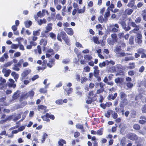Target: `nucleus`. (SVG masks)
<instances>
[{"mask_svg": "<svg viewBox=\"0 0 146 146\" xmlns=\"http://www.w3.org/2000/svg\"><path fill=\"white\" fill-rule=\"evenodd\" d=\"M120 46H117L115 47L114 49V52L117 54H119L120 57L124 56L126 55V54L124 52H121L122 50L120 48Z\"/></svg>", "mask_w": 146, "mask_h": 146, "instance_id": "f257e3e1", "label": "nucleus"}, {"mask_svg": "<svg viewBox=\"0 0 146 146\" xmlns=\"http://www.w3.org/2000/svg\"><path fill=\"white\" fill-rule=\"evenodd\" d=\"M61 36L62 37V38L63 39H64V38H66V37H68L66 33L64 31H62L61 30V32L60 34L58 33L57 35V39L59 41L62 42V40L61 38Z\"/></svg>", "mask_w": 146, "mask_h": 146, "instance_id": "f03ea898", "label": "nucleus"}, {"mask_svg": "<svg viewBox=\"0 0 146 146\" xmlns=\"http://www.w3.org/2000/svg\"><path fill=\"white\" fill-rule=\"evenodd\" d=\"M127 138L132 140H136L137 139L138 137L134 133H129L127 135Z\"/></svg>", "mask_w": 146, "mask_h": 146, "instance_id": "7ed1b4c3", "label": "nucleus"}, {"mask_svg": "<svg viewBox=\"0 0 146 146\" xmlns=\"http://www.w3.org/2000/svg\"><path fill=\"white\" fill-rule=\"evenodd\" d=\"M111 29L110 30V31L111 32L116 33L118 31V29L119 28V26L117 24H115L114 25H111Z\"/></svg>", "mask_w": 146, "mask_h": 146, "instance_id": "20e7f679", "label": "nucleus"}, {"mask_svg": "<svg viewBox=\"0 0 146 146\" xmlns=\"http://www.w3.org/2000/svg\"><path fill=\"white\" fill-rule=\"evenodd\" d=\"M142 36L141 34L138 33L135 39V41L137 43L139 44H140L142 42Z\"/></svg>", "mask_w": 146, "mask_h": 146, "instance_id": "39448f33", "label": "nucleus"}, {"mask_svg": "<svg viewBox=\"0 0 146 146\" xmlns=\"http://www.w3.org/2000/svg\"><path fill=\"white\" fill-rule=\"evenodd\" d=\"M11 72V70H7L5 68H3L2 72L4 74V76L5 77H8Z\"/></svg>", "mask_w": 146, "mask_h": 146, "instance_id": "423d86ee", "label": "nucleus"}, {"mask_svg": "<svg viewBox=\"0 0 146 146\" xmlns=\"http://www.w3.org/2000/svg\"><path fill=\"white\" fill-rule=\"evenodd\" d=\"M140 99L142 102H146V98L143 97L141 94L137 96L135 98V100H139Z\"/></svg>", "mask_w": 146, "mask_h": 146, "instance_id": "0eeeda50", "label": "nucleus"}, {"mask_svg": "<svg viewBox=\"0 0 146 146\" xmlns=\"http://www.w3.org/2000/svg\"><path fill=\"white\" fill-rule=\"evenodd\" d=\"M121 101L119 104V106L120 107H123L126 105L128 103V101L127 99H121Z\"/></svg>", "mask_w": 146, "mask_h": 146, "instance_id": "6e6552de", "label": "nucleus"}, {"mask_svg": "<svg viewBox=\"0 0 146 146\" xmlns=\"http://www.w3.org/2000/svg\"><path fill=\"white\" fill-rule=\"evenodd\" d=\"M64 30L69 35L71 36L73 34V31L71 28H64Z\"/></svg>", "mask_w": 146, "mask_h": 146, "instance_id": "1a4fd4ad", "label": "nucleus"}, {"mask_svg": "<svg viewBox=\"0 0 146 146\" xmlns=\"http://www.w3.org/2000/svg\"><path fill=\"white\" fill-rule=\"evenodd\" d=\"M31 72V70L29 69L28 70H26L24 71L21 74L22 78L21 80H23L24 78L26 76L30 73Z\"/></svg>", "mask_w": 146, "mask_h": 146, "instance_id": "9d476101", "label": "nucleus"}, {"mask_svg": "<svg viewBox=\"0 0 146 146\" xmlns=\"http://www.w3.org/2000/svg\"><path fill=\"white\" fill-rule=\"evenodd\" d=\"M47 107L46 106L42 105H39L38 106V110L39 111H43L44 112H46V110Z\"/></svg>", "mask_w": 146, "mask_h": 146, "instance_id": "9b49d317", "label": "nucleus"}, {"mask_svg": "<svg viewBox=\"0 0 146 146\" xmlns=\"http://www.w3.org/2000/svg\"><path fill=\"white\" fill-rule=\"evenodd\" d=\"M52 24L51 23H49L47 24L46 27V30L44 31V33H46L52 30Z\"/></svg>", "mask_w": 146, "mask_h": 146, "instance_id": "f8f14e48", "label": "nucleus"}, {"mask_svg": "<svg viewBox=\"0 0 146 146\" xmlns=\"http://www.w3.org/2000/svg\"><path fill=\"white\" fill-rule=\"evenodd\" d=\"M19 91L18 90L15 92L12 96V98L13 100L16 99L19 97Z\"/></svg>", "mask_w": 146, "mask_h": 146, "instance_id": "ddd939ff", "label": "nucleus"}, {"mask_svg": "<svg viewBox=\"0 0 146 146\" xmlns=\"http://www.w3.org/2000/svg\"><path fill=\"white\" fill-rule=\"evenodd\" d=\"M54 61V59H50L49 61V62L47 64V66L50 68H51L52 65L55 64Z\"/></svg>", "mask_w": 146, "mask_h": 146, "instance_id": "4468645a", "label": "nucleus"}, {"mask_svg": "<svg viewBox=\"0 0 146 146\" xmlns=\"http://www.w3.org/2000/svg\"><path fill=\"white\" fill-rule=\"evenodd\" d=\"M107 18H103V17L102 16H100L98 18V20L101 23L103 22H106L108 21Z\"/></svg>", "mask_w": 146, "mask_h": 146, "instance_id": "2eb2a0df", "label": "nucleus"}, {"mask_svg": "<svg viewBox=\"0 0 146 146\" xmlns=\"http://www.w3.org/2000/svg\"><path fill=\"white\" fill-rule=\"evenodd\" d=\"M134 29L129 32V33L131 34L133 33H136L138 31L139 29V27L138 25L135 27H134Z\"/></svg>", "mask_w": 146, "mask_h": 146, "instance_id": "dca6fc26", "label": "nucleus"}, {"mask_svg": "<svg viewBox=\"0 0 146 146\" xmlns=\"http://www.w3.org/2000/svg\"><path fill=\"white\" fill-rule=\"evenodd\" d=\"M24 24L26 28H29L32 25V22L31 21H26L24 22Z\"/></svg>", "mask_w": 146, "mask_h": 146, "instance_id": "f3484780", "label": "nucleus"}, {"mask_svg": "<svg viewBox=\"0 0 146 146\" xmlns=\"http://www.w3.org/2000/svg\"><path fill=\"white\" fill-rule=\"evenodd\" d=\"M117 93H115L113 95L112 94H110L108 97V99L109 100H113L117 97Z\"/></svg>", "mask_w": 146, "mask_h": 146, "instance_id": "a211bd4d", "label": "nucleus"}, {"mask_svg": "<svg viewBox=\"0 0 146 146\" xmlns=\"http://www.w3.org/2000/svg\"><path fill=\"white\" fill-rule=\"evenodd\" d=\"M11 75L13 77H14V78L15 79V81H17V80L19 77V74H17L15 72H12Z\"/></svg>", "mask_w": 146, "mask_h": 146, "instance_id": "6ab92c4d", "label": "nucleus"}, {"mask_svg": "<svg viewBox=\"0 0 146 146\" xmlns=\"http://www.w3.org/2000/svg\"><path fill=\"white\" fill-rule=\"evenodd\" d=\"M94 71L95 76H98L99 73V70H98V67L97 66H95L94 67Z\"/></svg>", "mask_w": 146, "mask_h": 146, "instance_id": "aec40b11", "label": "nucleus"}, {"mask_svg": "<svg viewBox=\"0 0 146 146\" xmlns=\"http://www.w3.org/2000/svg\"><path fill=\"white\" fill-rule=\"evenodd\" d=\"M115 41L110 38H109L107 39V42L110 45H113Z\"/></svg>", "mask_w": 146, "mask_h": 146, "instance_id": "412c9836", "label": "nucleus"}, {"mask_svg": "<svg viewBox=\"0 0 146 146\" xmlns=\"http://www.w3.org/2000/svg\"><path fill=\"white\" fill-rule=\"evenodd\" d=\"M133 12V10L132 9H127L125 10V13L128 15H130Z\"/></svg>", "mask_w": 146, "mask_h": 146, "instance_id": "4be33fe9", "label": "nucleus"}, {"mask_svg": "<svg viewBox=\"0 0 146 146\" xmlns=\"http://www.w3.org/2000/svg\"><path fill=\"white\" fill-rule=\"evenodd\" d=\"M108 60H107L105 62L100 63L99 64V66L102 68L103 67L105 66L106 65H108Z\"/></svg>", "mask_w": 146, "mask_h": 146, "instance_id": "5701e85b", "label": "nucleus"}, {"mask_svg": "<svg viewBox=\"0 0 146 146\" xmlns=\"http://www.w3.org/2000/svg\"><path fill=\"white\" fill-rule=\"evenodd\" d=\"M84 58L86 60H90L92 59V56L89 54H85L84 56Z\"/></svg>", "mask_w": 146, "mask_h": 146, "instance_id": "b1692460", "label": "nucleus"}, {"mask_svg": "<svg viewBox=\"0 0 146 146\" xmlns=\"http://www.w3.org/2000/svg\"><path fill=\"white\" fill-rule=\"evenodd\" d=\"M37 22L38 25H41L42 24H45L46 23V21L45 19H40L37 21Z\"/></svg>", "mask_w": 146, "mask_h": 146, "instance_id": "393cba45", "label": "nucleus"}, {"mask_svg": "<svg viewBox=\"0 0 146 146\" xmlns=\"http://www.w3.org/2000/svg\"><path fill=\"white\" fill-rule=\"evenodd\" d=\"M34 92L33 91V90H31L27 93V96L31 98L34 96Z\"/></svg>", "mask_w": 146, "mask_h": 146, "instance_id": "a878e982", "label": "nucleus"}, {"mask_svg": "<svg viewBox=\"0 0 146 146\" xmlns=\"http://www.w3.org/2000/svg\"><path fill=\"white\" fill-rule=\"evenodd\" d=\"M40 45H43L45 46L47 43V40L46 39H42L40 41Z\"/></svg>", "mask_w": 146, "mask_h": 146, "instance_id": "bb28decb", "label": "nucleus"}, {"mask_svg": "<svg viewBox=\"0 0 146 146\" xmlns=\"http://www.w3.org/2000/svg\"><path fill=\"white\" fill-rule=\"evenodd\" d=\"M41 117L44 121H50L49 117L47 115V113L45 115L42 116Z\"/></svg>", "mask_w": 146, "mask_h": 146, "instance_id": "cd10ccee", "label": "nucleus"}, {"mask_svg": "<svg viewBox=\"0 0 146 146\" xmlns=\"http://www.w3.org/2000/svg\"><path fill=\"white\" fill-rule=\"evenodd\" d=\"M58 143L59 145V146H63V144H65L66 142V141L62 139H60Z\"/></svg>", "mask_w": 146, "mask_h": 146, "instance_id": "c85d7f7f", "label": "nucleus"}, {"mask_svg": "<svg viewBox=\"0 0 146 146\" xmlns=\"http://www.w3.org/2000/svg\"><path fill=\"white\" fill-rule=\"evenodd\" d=\"M66 6H63L62 9L61 10V14L62 16H65L66 14L65 13L66 12Z\"/></svg>", "mask_w": 146, "mask_h": 146, "instance_id": "c756f323", "label": "nucleus"}, {"mask_svg": "<svg viewBox=\"0 0 146 146\" xmlns=\"http://www.w3.org/2000/svg\"><path fill=\"white\" fill-rule=\"evenodd\" d=\"M93 40L94 42L96 44H98L100 43L97 36H94L93 37Z\"/></svg>", "mask_w": 146, "mask_h": 146, "instance_id": "7c9ffc66", "label": "nucleus"}, {"mask_svg": "<svg viewBox=\"0 0 146 146\" xmlns=\"http://www.w3.org/2000/svg\"><path fill=\"white\" fill-rule=\"evenodd\" d=\"M121 99H126V95L124 92H121L119 94Z\"/></svg>", "mask_w": 146, "mask_h": 146, "instance_id": "2f4dec72", "label": "nucleus"}, {"mask_svg": "<svg viewBox=\"0 0 146 146\" xmlns=\"http://www.w3.org/2000/svg\"><path fill=\"white\" fill-rule=\"evenodd\" d=\"M41 31L40 29L37 31H34L33 32V35L34 36H38L40 34V32Z\"/></svg>", "mask_w": 146, "mask_h": 146, "instance_id": "473e14b6", "label": "nucleus"}, {"mask_svg": "<svg viewBox=\"0 0 146 146\" xmlns=\"http://www.w3.org/2000/svg\"><path fill=\"white\" fill-rule=\"evenodd\" d=\"M13 63V62H9L4 64L3 65V67H7L10 66Z\"/></svg>", "mask_w": 146, "mask_h": 146, "instance_id": "72a5a7b5", "label": "nucleus"}, {"mask_svg": "<svg viewBox=\"0 0 146 146\" xmlns=\"http://www.w3.org/2000/svg\"><path fill=\"white\" fill-rule=\"evenodd\" d=\"M65 92L67 93V95H68L71 93L72 91V88H67L65 89Z\"/></svg>", "mask_w": 146, "mask_h": 146, "instance_id": "f704fd0d", "label": "nucleus"}, {"mask_svg": "<svg viewBox=\"0 0 146 146\" xmlns=\"http://www.w3.org/2000/svg\"><path fill=\"white\" fill-rule=\"evenodd\" d=\"M47 135L46 133H44L42 136V138L41 139V142L43 143L45 141L46 138L47 136Z\"/></svg>", "mask_w": 146, "mask_h": 146, "instance_id": "c9c22d12", "label": "nucleus"}, {"mask_svg": "<svg viewBox=\"0 0 146 146\" xmlns=\"http://www.w3.org/2000/svg\"><path fill=\"white\" fill-rule=\"evenodd\" d=\"M143 119H140L139 120V123L141 124H143L145 123L146 121V119L145 118L144 116L141 117L140 118Z\"/></svg>", "mask_w": 146, "mask_h": 146, "instance_id": "e433bc0d", "label": "nucleus"}, {"mask_svg": "<svg viewBox=\"0 0 146 146\" xmlns=\"http://www.w3.org/2000/svg\"><path fill=\"white\" fill-rule=\"evenodd\" d=\"M63 38L64 39L63 40H64L66 44L68 45H70V40L68 37H66V38L64 37Z\"/></svg>", "mask_w": 146, "mask_h": 146, "instance_id": "4c0bfd02", "label": "nucleus"}, {"mask_svg": "<svg viewBox=\"0 0 146 146\" xmlns=\"http://www.w3.org/2000/svg\"><path fill=\"white\" fill-rule=\"evenodd\" d=\"M107 11L106 12L104 15V17L106 18H107V17L110 16V11L109 9V7H108L107 9Z\"/></svg>", "mask_w": 146, "mask_h": 146, "instance_id": "58836bf2", "label": "nucleus"}, {"mask_svg": "<svg viewBox=\"0 0 146 146\" xmlns=\"http://www.w3.org/2000/svg\"><path fill=\"white\" fill-rule=\"evenodd\" d=\"M129 66L128 68L129 69H133L135 68V64L134 63H131L129 64Z\"/></svg>", "mask_w": 146, "mask_h": 146, "instance_id": "ea45409f", "label": "nucleus"}, {"mask_svg": "<svg viewBox=\"0 0 146 146\" xmlns=\"http://www.w3.org/2000/svg\"><path fill=\"white\" fill-rule=\"evenodd\" d=\"M56 19L59 21H61L62 19V17L61 16L60 13L57 14L56 15Z\"/></svg>", "mask_w": 146, "mask_h": 146, "instance_id": "a19ab883", "label": "nucleus"}, {"mask_svg": "<svg viewBox=\"0 0 146 146\" xmlns=\"http://www.w3.org/2000/svg\"><path fill=\"white\" fill-rule=\"evenodd\" d=\"M134 59V58L133 56L126 57L125 58L124 60L128 61L131 60H133Z\"/></svg>", "mask_w": 146, "mask_h": 146, "instance_id": "79ce46f5", "label": "nucleus"}, {"mask_svg": "<svg viewBox=\"0 0 146 146\" xmlns=\"http://www.w3.org/2000/svg\"><path fill=\"white\" fill-rule=\"evenodd\" d=\"M19 47V44H13L11 46V48L12 49H17Z\"/></svg>", "mask_w": 146, "mask_h": 146, "instance_id": "37998d69", "label": "nucleus"}, {"mask_svg": "<svg viewBox=\"0 0 146 146\" xmlns=\"http://www.w3.org/2000/svg\"><path fill=\"white\" fill-rule=\"evenodd\" d=\"M111 36L112 39L115 42L117 40V36L116 34L114 33L111 34Z\"/></svg>", "mask_w": 146, "mask_h": 146, "instance_id": "c03bdc74", "label": "nucleus"}, {"mask_svg": "<svg viewBox=\"0 0 146 146\" xmlns=\"http://www.w3.org/2000/svg\"><path fill=\"white\" fill-rule=\"evenodd\" d=\"M50 37L53 39H55L56 37V35L52 32H51L49 34Z\"/></svg>", "mask_w": 146, "mask_h": 146, "instance_id": "a18cd8bd", "label": "nucleus"}, {"mask_svg": "<svg viewBox=\"0 0 146 146\" xmlns=\"http://www.w3.org/2000/svg\"><path fill=\"white\" fill-rule=\"evenodd\" d=\"M80 80L81 83L83 84L87 80V78L85 77H83L81 78Z\"/></svg>", "mask_w": 146, "mask_h": 146, "instance_id": "49530a36", "label": "nucleus"}, {"mask_svg": "<svg viewBox=\"0 0 146 146\" xmlns=\"http://www.w3.org/2000/svg\"><path fill=\"white\" fill-rule=\"evenodd\" d=\"M92 102V99L91 97H88V99H86V103L88 104H90Z\"/></svg>", "mask_w": 146, "mask_h": 146, "instance_id": "de8ad7c7", "label": "nucleus"}, {"mask_svg": "<svg viewBox=\"0 0 146 146\" xmlns=\"http://www.w3.org/2000/svg\"><path fill=\"white\" fill-rule=\"evenodd\" d=\"M111 110L108 111L107 113L105 114V116L107 117H110V115L111 113Z\"/></svg>", "mask_w": 146, "mask_h": 146, "instance_id": "09e8293b", "label": "nucleus"}, {"mask_svg": "<svg viewBox=\"0 0 146 146\" xmlns=\"http://www.w3.org/2000/svg\"><path fill=\"white\" fill-rule=\"evenodd\" d=\"M84 7H83L82 9H78L77 11L78 13H82L84 12L85 9Z\"/></svg>", "mask_w": 146, "mask_h": 146, "instance_id": "8fccbe9b", "label": "nucleus"}, {"mask_svg": "<svg viewBox=\"0 0 146 146\" xmlns=\"http://www.w3.org/2000/svg\"><path fill=\"white\" fill-rule=\"evenodd\" d=\"M111 113L112 114V115L113 118L116 119L117 118V115L116 113L112 111Z\"/></svg>", "mask_w": 146, "mask_h": 146, "instance_id": "3c124183", "label": "nucleus"}, {"mask_svg": "<svg viewBox=\"0 0 146 146\" xmlns=\"http://www.w3.org/2000/svg\"><path fill=\"white\" fill-rule=\"evenodd\" d=\"M39 91L40 93H46L47 92V90L44 88L40 89Z\"/></svg>", "mask_w": 146, "mask_h": 146, "instance_id": "603ef678", "label": "nucleus"}, {"mask_svg": "<svg viewBox=\"0 0 146 146\" xmlns=\"http://www.w3.org/2000/svg\"><path fill=\"white\" fill-rule=\"evenodd\" d=\"M76 127L77 128L80 129L81 130L83 129V127L82 125L79 124H77L76 125Z\"/></svg>", "mask_w": 146, "mask_h": 146, "instance_id": "864d4df0", "label": "nucleus"}, {"mask_svg": "<svg viewBox=\"0 0 146 146\" xmlns=\"http://www.w3.org/2000/svg\"><path fill=\"white\" fill-rule=\"evenodd\" d=\"M115 81L116 83H120L121 82L122 79L119 78H117L115 80Z\"/></svg>", "mask_w": 146, "mask_h": 146, "instance_id": "5fc2aeb1", "label": "nucleus"}, {"mask_svg": "<svg viewBox=\"0 0 146 146\" xmlns=\"http://www.w3.org/2000/svg\"><path fill=\"white\" fill-rule=\"evenodd\" d=\"M134 4V2L130 1V2L127 4V6L128 7L132 8L133 7Z\"/></svg>", "mask_w": 146, "mask_h": 146, "instance_id": "6e6d98bb", "label": "nucleus"}, {"mask_svg": "<svg viewBox=\"0 0 146 146\" xmlns=\"http://www.w3.org/2000/svg\"><path fill=\"white\" fill-rule=\"evenodd\" d=\"M18 43L19 44V47L20 49L22 50H25L24 46L21 44V43L19 41H18Z\"/></svg>", "mask_w": 146, "mask_h": 146, "instance_id": "4d7b16f0", "label": "nucleus"}, {"mask_svg": "<svg viewBox=\"0 0 146 146\" xmlns=\"http://www.w3.org/2000/svg\"><path fill=\"white\" fill-rule=\"evenodd\" d=\"M133 128L137 130H138L140 129V127L139 125L137 124H134L133 125Z\"/></svg>", "mask_w": 146, "mask_h": 146, "instance_id": "13d9d810", "label": "nucleus"}, {"mask_svg": "<svg viewBox=\"0 0 146 146\" xmlns=\"http://www.w3.org/2000/svg\"><path fill=\"white\" fill-rule=\"evenodd\" d=\"M55 103L57 104H63V102L62 100H58L55 101Z\"/></svg>", "mask_w": 146, "mask_h": 146, "instance_id": "bf43d9fd", "label": "nucleus"}, {"mask_svg": "<svg viewBox=\"0 0 146 146\" xmlns=\"http://www.w3.org/2000/svg\"><path fill=\"white\" fill-rule=\"evenodd\" d=\"M13 115H10L6 117V121H10L12 119H13Z\"/></svg>", "mask_w": 146, "mask_h": 146, "instance_id": "052dcab7", "label": "nucleus"}, {"mask_svg": "<svg viewBox=\"0 0 146 146\" xmlns=\"http://www.w3.org/2000/svg\"><path fill=\"white\" fill-rule=\"evenodd\" d=\"M96 28L98 31L101 30L102 29V25L100 24H98L96 26Z\"/></svg>", "mask_w": 146, "mask_h": 146, "instance_id": "680f3d73", "label": "nucleus"}, {"mask_svg": "<svg viewBox=\"0 0 146 146\" xmlns=\"http://www.w3.org/2000/svg\"><path fill=\"white\" fill-rule=\"evenodd\" d=\"M90 70V68L88 66H86L84 68V71L85 72H89Z\"/></svg>", "mask_w": 146, "mask_h": 146, "instance_id": "e2e57ef3", "label": "nucleus"}, {"mask_svg": "<svg viewBox=\"0 0 146 146\" xmlns=\"http://www.w3.org/2000/svg\"><path fill=\"white\" fill-rule=\"evenodd\" d=\"M69 59H64L62 61V62L64 64H67L69 63Z\"/></svg>", "mask_w": 146, "mask_h": 146, "instance_id": "0e129e2a", "label": "nucleus"}, {"mask_svg": "<svg viewBox=\"0 0 146 146\" xmlns=\"http://www.w3.org/2000/svg\"><path fill=\"white\" fill-rule=\"evenodd\" d=\"M129 42L131 44H133V36H131L130 38Z\"/></svg>", "mask_w": 146, "mask_h": 146, "instance_id": "69168bd1", "label": "nucleus"}, {"mask_svg": "<svg viewBox=\"0 0 146 146\" xmlns=\"http://www.w3.org/2000/svg\"><path fill=\"white\" fill-rule=\"evenodd\" d=\"M8 86L9 87H12L15 88L16 86V85L14 83H9L8 84Z\"/></svg>", "mask_w": 146, "mask_h": 146, "instance_id": "338daca9", "label": "nucleus"}, {"mask_svg": "<svg viewBox=\"0 0 146 146\" xmlns=\"http://www.w3.org/2000/svg\"><path fill=\"white\" fill-rule=\"evenodd\" d=\"M142 112L143 113H146V104L144 105L141 108Z\"/></svg>", "mask_w": 146, "mask_h": 146, "instance_id": "774afa93", "label": "nucleus"}]
</instances>
